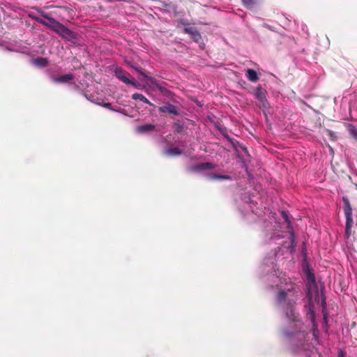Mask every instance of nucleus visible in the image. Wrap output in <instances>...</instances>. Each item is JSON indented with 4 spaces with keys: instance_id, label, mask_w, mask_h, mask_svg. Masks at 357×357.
<instances>
[{
    "instance_id": "obj_11",
    "label": "nucleus",
    "mask_w": 357,
    "mask_h": 357,
    "mask_svg": "<svg viewBox=\"0 0 357 357\" xmlns=\"http://www.w3.org/2000/svg\"><path fill=\"white\" fill-rule=\"evenodd\" d=\"M163 153L167 156H177L183 153L182 150L177 147L169 148L163 151Z\"/></svg>"
},
{
    "instance_id": "obj_9",
    "label": "nucleus",
    "mask_w": 357,
    "mask_h": 357,
    "mask_svg": "<svg viewBox=\"0 0 357 357\" xmlns=\"http://www.w3.org/2000/svg\"><path fill=\"white\" fill-rule=\"evenodd\" d=\"M155 126L153 124L146 123L139 126L136 128V131L138 133H146L155 130Z\"/></svg>"
},
{
    "instance_id": "obj_20",
    "label": "nucleus",
    "mask_w": 357,
    "mask_h": 357,
    "mask_svg": "<svg viewBox=\"0 0 357 357\" xmlns=\"http://www.w3.org/2000/svg\"><path fill=\"white\" fill-rule=\"evenodd\" d=\"M132 68L140 75H142L144 77L146 78L147 77V75L143 72V70H142L141 68H138V67H134L132 66Z\"/></svg>"
},
{
    "instance_id": "obj_16",
    "label": "nucleus",
    "mask_w": 357,
    "mask_h": 357,
    "mask_svg": "<svg viewBox=\"0 0 357 357\" xmlns=\"http://www.w3.org/2000/svg\"><path fill=\"white\" fill-rule=\"evenodd\" d=\"M348 130L350 134V135L356 140L357 141V128L355 126L352 124H349L348 126Z\"/></svg>"
},
{
    "instance_id": "obj_19",
    "label": "nucleus",
    "mask_w": 357,
    "mask_h": 357,
    "mask_svg": "<svg viewBox=\"0 0 357 357\" xmlns=\"http://www.w3.org/2000/svg\"><path fill=\"white\" fill-rule=\"evenodd\" d=\"M307 280L308 282L312 283L313 284H315V277L313 273H312L310 270L307 271Z\"/></svg>"
},
{
    "instance_id": "obj_26",
    "label": "nucleus",
    "mask_w": 357,
    "mask_h": 357,
    "mask_svg": "<svg viewBox=\"0 0 357 357\" xmlns=\"http://www.w3.org/2000/svg\"><path fill=\"white\" fill-rule=\"evenodd\" d=\"M49 22H47L49 24H52V22H50L48 21Z\"/></svg>"
},
{
    "instance_id": "obj_12",
    "label": "nucleus",
    "mask_w": 357,
    "mask_h": 357,
    "mask_svg": "<svg viewBox=\"0 0 357 357\" xmlns=\"http://www.w3.org/2000/svg\"><path fill=\"white\" fill-rule=\"evenodd\" d=\"M245 76L252 82H256L259 79L257 72L251 68H248L246 70Z\"/></svg>"
},
{
    "instance_id": "obj_22",
    "label": "nucleus",
    "mask_w": 357,
    "mask_h": 357,
    "mask_svg": "<svg viewBox=\"0 0 357 357\" xmlns=\"http://www.w3.org/2000/svg\"><path fill=\"white\" fill-rule=\"evenodd\" d=\"M309 315H310V317L314 319V311L312 309H310V311H309V313H308Z\"/></svg>"
},
{
    "instance_id": "obj_8",
    "label": "nucleus",
    "mask_w": 357,
    "mask_h": 357,
    "mask_svg": "<svg viewBox=\"0 0 357 357\" xmlns=\"http://www.w3.org/2000/svg\"><path fill=\"white\" fill-rule=\"evenodd\" d=\"M214 168V165L211 162H202L193 165L191 167V170L193 172H199L206 169H212Z\"/></svg>"
},
{
    "instance_id": "obj_7",
    "label": "nucleus",
    "mask_w": 357,
    "mask_h": 357,
    "mask_svg": "<svg viewBox=\"0 0 357 357\" xmlns=\"http://www.w3.org/2000/svg\"><path fill=\"white\" fill-rule=\"evenodd\" d=\"M159 111L162 113H169V114H174V115L178 114V111L177 107L175 105H171L169 103H167L162 107H160Z\"/></svg>"
},
{
    "instance_id": "obj_18",
    "label": "nucleus",
    "mask_w": 357,
    "mask_h": 357,
    "mask_svg": "<svg viewBox=\"0 0 357 357\" xmlns=\"http://www.w3.org/2000/svg\"><path fill=\"white\" fill-rule=\"evenodd\" d=\"M29 16L33 19V20L38 22V23L43 24V26H46V27H49L50 24L47 23V22L42 20L41 18L38 17H36L32 14H29Z\"/></svg>"
},
{
    "instance_id": "obj_13",
    "label": "nucleus",
    "mask_w": 357,
    "mask_h": 357,
    "mask_svg": "<svg viewBox=\"0 0 357 357\" xmlns=\"http://www.w3.org/2000/svg\"><path fill=\"white\" fill-rule=\"evenodd\" d=\"M132 98L133 100H139L142 102L146 103L151 106L153 105V103H151L144 96H143L141 93H136L132 94Z\"/></svg>"
},
{
    "instance_id": "obj_15",
    "label": "nucleus",
    "mask_w": 357,
    "mask_h": 357,
    "mask_svg": "<svg viewBox=\"0 0 357 357\" xmlns=\"http://www.w3.org/2000/svg\"><path fill=\"white\" fill-rule=\"evenodd\" d=\"M33 63L37 66L45 67L47 65L48 60L46 58L38 57L34 59Z\"/></svg>"
},
{
    "instance_id": "obj_24",
    "label": "nucleus",
    "mask_w": 357,
    "mask_h": 357,
    "mask_svg": "<svg viewBox=\"0 0 357 357\" xmlns=\"http://www.w3.org/2000/svg\"><path fill=\"white\" fill-rule=\"evenodd\" d=\"M103 106H104L105 107H106V108H110V107H111V103H109V102L105 103Z\"/></svg>"
},
{
    "instance_id": "obj_25",
    "label": "nucleus",
    "mask_w": 357,
    "mask_h": 357,
    "mask_svg": "<svg viewBox=\"0 0 357 357\" xmlns=\"http://www.w3.org/2000/svg\"><path fill=\"white\" fill-rule=\"evenodd\" d=\"M282 216H283L284 219L286 220V222H287L288 221L287 215L284 212H282Z\"/></svg>"
},
{
    "instance_id": "obj_5",
    "label": "nucleus",
    "mask_w": 357,
    "mask_h": 357,
    "mask_svg": "<svg viewBox=\"0 0 357 357\" xmlns=\"http://www.w3.org/2000/svg\"><path fill=\"white\" fill-rule=\"evenodd\" d=\"M184 33L189 34L191 38L196 43L202 40V36L198 30L194 26H188L183 29Z\"/></svg>"
},
{
    "instance_id": "obj_6",
    "label": "nucleus",
    "mask_w": 357,
    "mask_h": 357,
    "mask_svg": "<svg viewBox=\"0 0 357 357\" xmlns=\"http://www.w3.org/2000/svg\"><path fill=\"white\" fill-rule=\"evenodd\" d=\"M127 75H129L128 73H126V72H124L123 70L120 68H116L115 70V75L118 79H119L121 81L127 84H131L132 86H136L135 82H134L129 77H128Z\"/></svg>"
},
{
    "instance_id": "obj_23",
    "label": "nucleus",
    "mask_w": 357,
    "mask_h": 357,
    "mask_svg": "<svg viewBox=\"0 0 357 357\" xmlns=\"http://www.w3.org/2000/svg\"><path fill=\"white\" fill-rule=\"evenodd\" d=\"M307 297L308 298L310 301L312 300V295L310 291L307 294Z\"/></svg>"
},
{
    "instance_id": "obj_3",
    "label": "nucleus",
    "mask_w": 357,
    "mask_h": 357,
    "mask_svg": "<svg viewBox=\"0 0 357 357\" xmlns=\"http://www.w3.org/2000/svg\"><path fill=\"white\" fill-rule=\"evenodd\" d=\"M343 210L346 218L345 236L348 238L351 235V229L354 221L352 218V208L347 197H342Z\"/></svg>"
},
{
    "instance_id": "obj_2",
    "label": "nucleus",
    "mask_w": 357,
    "mask_h": 357,
    "mask_svg": "<svg viewBox=\"0 0 357 357\" xmlns=\"http://www.w3.org/2000/svg\"><path fill=\"white\" fill-rule=\"evenodd\" d=\"M40 13L44 18L47 19L50 22H52V24H50L48 28L51 29L54 32L68 40H72L76 38L75 33L65 26L63 24L57 22L55 19L50 17L48 14L43 11H41Z\"/></svg>"
},
{
    "instance_id": "obj_17",
    "label": "nucleus",
    "mask_w": 357,
    "mask_h": 357,
    "mask_svg": "<svg viewBox=\"0 0 357 357\" xmlns=\"http://www.w3.org/2000/svg\"><path fill=\"white\" fill-rule=\"evenodd\" d=\"M208 178L210 179L229 180V179H230L231 177L229 176H227V175H218V174H209Z\"/></svg>"
},
{
    "instance_id": "obj_14",
    "label": "nucleus",
    "mask_w": 357,
    "mask_h": 357,
    "mask_svg": "<svg viewBox=\"0 0 357 357\" xmlns=\"http://www.w3.org/2000/svg\"><path fill=\"white\" fill-rule=\"evenodd\" d=\"M243 6L248 9H252L259 0H241Z\"/></svg>"
},
{
    "instance_id": "obj_1",
    "label": "nucleus",
    "mask_w": 357,
    "mask_h": 357,
    "mask_svg": "<svg viewBox=\"0 0 357 357\" xmlns=\"http://www.w3.org/2000/svg\"><path fill=\"white\" fill-rule=\"evenodd\" d=\"M298 287L294 283L287 284L286 287L280 289L276 294L277 303L285 311L287 317L294 322L296 328L295 332L289 331H284V335L287 337L294 338V352L303 350V340L305 334L303 333V324L299 320L298 314L295 312L296 299L295 297L298 292Z\"/></svg>"
},
{
    "instance_id": "obj_21",
    "label": "nucleus",
    "mask_w": 357,
    "mask_h": 357,
    "mask_svg": "<svg viewBox=\"0 0 357 357\" xmlns=\"http://www.w3.org/2000/svg\"><path fill=\"white\" fill-rule=\"evenodd\" d=\"M327 134L332 139L335 138V133L332 130H327Z\"/></svg>"
},
{
    "instance_id": "obj_10",
    "label": "nucleus",
    "mask_w": 357,
    "mask_h": 357,
    "mask_svg": "<svg viewBox=\"0 0 357 357\" xmlns=\"http://www.w3.org/2000/svg\"><path fill=\"white\" fill-rule=\"evenodd\" d=\"M73 79L74 76L72 74H66L61 76L54 77L53 81L56 83H66L73 80Z\"/></svg>"
},
{
    "instance_id": "obj_4",
    "label": "nucleus",
    "mask_w": 357,
    "mask_h": 357,
    "mask_svg": "<svg viewBox=\"0 0 357 357\" xmlns=\"http://www.w3.org/2000/svg\"><path fill=\"white\" fill-rule=\"evenodd\" d=\"M266 91L261 86L256 87L254 96L256 99L259 101V106L266 108L268 106V102L266 99Z\"/></svg>"
}]
</instances>
